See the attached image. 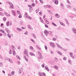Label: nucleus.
<instances>
[{
  "instance_id": "obj_1",
  "label": "nucleus",
  "mask_w": 76,
  "mask_h": 76,
  "mask_svg": "<svg viewBox=\"0 0 76 76\" xmlns=\"http://www.w3.org/2000/svg\"><path fill=\"white\" fill-rule=\"evenodd\" d=\"M44 33L45 34V36H48V33H49L50 34V35H52V33L51 32H50V33H49V32H48V31L47 30H45L44 31Z\"/></svg>"
},
{
  "instance_id": "obj_2",
  "label": "nucleus",
  "mask_w": 76,
  "mask_h": 76,
  "mask_svg": "<svg viewBox=\"0 0 76 76\" xmlns=\"http://www.w3.org/2000/svg\"><path fill=\"white\" fill-rule=\"evenodd\" d=\"M50 45L53 47V48H56V46H55V44L52 42H50Z\"/></svg>"
},
{
  "instance_id": "obj_3",
  "label": "nucleus",
  "mask_w": 76,
  "mask_h": 76,
  "mask_svg": "<svg viewBox=\"0 0 76 76\" xmlns=\"http://www.w3.org/2000/svg\"><path fill=\"white\" fill-rule=\"evenodd\" d=\"M56 45H57L58 48H61L62 50H64V49H63V48H62V47L60 46V45L58 44L57 43H56Z\"/></svg>"
},
{
  "instance_id": "obj_4",
  "label": "nucleus",
  "mask_w": 76,
  "mask_h": 76,
  "mask_svg": "<svg viewBox=\"0 0 76 76\" xmlns=\"http://www.w3.org/2000/svg\"><path fill=\"white\" fill-rule=\"evenodd\" d=\"M58 0H52L56 4H58Z\"/></svg>"
},
{
  "instance_id": "obj_5",
  "label": "nucleus",
  "mask_w": 76,
  "mask_h": 76,
  "mask_svg": "<svg viewBox=\"0 0 76 76\" xmlns=\"http://www.w3.org/2000/svg\"><path fill=\"white\" fill-rule=\"evenodd\" d=\"M5 30L7 33H9V34L10 33V30H9L7 28H6Z\"/></svg>"
},
{
  "instance_id": "obj_6",
  "label": "nucleus",
  "mask_w": 76,
  "mask_h": 76,
  "mask_svg": "<svg viewBox=\"0 0 76 76\" xmlns=\"http://www.w3.org/2000/svg\"><path fill=\"white\" fill-rule=\"evenodd\" d=\"M61 7L62 9H64V4L61 3Z\"/></svg>"
},
{
  "instance_id": "obj_7",
  "label": "nucleus",
  "mask_w": 76,
  "mask_h": 76,
  "mask_svg": "<svg viewBox=\"0 0 76 76\" xmlns=\"http://www.w3.org/2000/svg\"><path fill=\"white\" fill-rule=\"evenodd\" d=\"M12 14L14 16H16V14H15V11L12 10Z\"/></svg>"
},
{
  "instance_id": "obj_8",
  "label": "nucleus",
  "mask_w": 76,
  "mask_h": 76,
  "mask_svg": "<svg viewBox=\"0 0 76 76\" xmlns=\"http://www.w3.org/2000/svg\"><path fill=\"white\" fill-rule=\"evenodd\" d=\"M33 10V9H32V7H30L29 9V12H32Z\"/></svg>"
},
{
  "instance_id": "obj_9",
  "label": "nucleus",
  "mask_w": 76,
  "mask_h": 76,
  "mask_svg": "<svg viewBox=\"0 0 76 76\" xmlns=\"http://www.w3.org/2000/svg\"><path fill=\"white\" fill-rule=\"evenodd\" d=\"M29 53L31 56H35V54L33 53H32L29 52Z\"/></svg>"
},
{
  "instance_id": "obj_10",
  "label": "nucleus",
  "mask_w": 76,
  "mask_h": 76,
  "mask_svg": "<svg viewBox=\"0 0 76 76\" xmlns=\"http://www.w3.org/2000/svg\"><path fill=\"white\" fill-rule=\"evenodd\" d=\"M39 18H40V22H42V23H44V21H43V20L42 19V18H41V17H39Z\"/></svg>"
},
{
  "instance_id": "obj_11",
  "label": "nucleus",
  "mask_w": 76,
  "mask_h": 76,
  "mask_svg": "<svg viewBox=\"0 0 76 76\" xmlns=\"http://www.w3.org/2000/svg\"><path fill=\"white\" fill-rule=\"evenodd\" d=\"M66 7L67 8H69V9H71L72 8V6L69 5H66Z\"/></svg>"
},
{
  "instance_id": "obj_12",
  "label": "nucleus",
  "mask_w": 76,
  "mask_h": 76,
  "mask_svg": "<svg viewBox=\"0 0 76 76\" xmlns=\"http://www.w3.org/2000/svg\"><path fill=\"white\" fill-rule=\"evenodd\" d=\"M55 16L56 17V18H60V15H59L58 14H56L55 15Z\"/></svg>"
},
{
  "instance_id": "obj_13",
  "label": "nucleus",
  "mask_w": 76,
  "mask_h": 76,
  "mask_svg": "<svg viewBox=\"0 0 76 76\" xmlns=\"http://www.w3.org/2000/svg\"><path fill=\"white\" fill-rule=\"evenodd\" d=\"M24 58H25V60L26 61H28V58H27L26 57V56H24Z\"/></svg>"
},
{
  "instance_id": "obj_14",
  "label": "nucleus",
  "mask_w": 76,
  "mask_h": 76,
  "mask_svg": "<svg viewBox=\"0 0 76 76\" xmlns=\"http://www.w3.org/2000/svg\"><path fill=\"white\" fill-rule=\"evenodd\" d=\"M6 25L7 26H9V21H7V22Z\"/></svg>"
},
{
  "instance_id": "obj_15",
  "label": "nucleus",
  "mask_w": 76,
  "mask_h": 76,
  "mask_svg": "<svg viewBox=\"0 0 76 76\" xmlns=\"http://www.w3.org/2000/svg\"><path fill=\"white\" fill-rule=\"evenodd\" d=\"M72 29L73 32H74V31H76V28H72Z\"/></svg>"
},
{
  "instance_id": "obj_16",
  "label": "nucleus",
  "mask_w": 76,
  "mask_h": 76,
  "mask_svg": "<svg viewBox=\"0 0 76 76\" xmlns=\"http://www.w3.org/2000/svg\"><path fill=\"white\" fill-rule=\"evenodd\" d=\"M54 68L55 69H56V70H57L58 69V66H54Z\"/></svg>"
},
{
  "instance_id": "obj_17",
  "label": "nucleus",
  "mask_w": 76,
  "mask_h": 76,
  "mask_svg": "<svg viewBox=\"0 0 76 76\" xmlns=\"http://www.w3.org/2000/svg\"><path fill=\"white\" fill-rule=\"evenodd\" d=\"M39 76H43V75L42 74V73L39 72Z\"/></svg>"
},
{
  "instance_id": "obj_18",
  "label": "nucleus",
  "mask_w": 76,
  "mask_h": 76,
  "mask_svg": "<svg viewBox=\"0 0 76 76\" xmlns=\"http://www.w3.org/2000/svg\"><path fill=\"white\" fill-rule=\"evenodd\" d=\"M65 39L66 40V41H70V39H68L67 38H65Z\"/></svg>"
},
{
  "instance_id": "obj_19",
  "label": "nucleus",
  "mask_w": 76,
  "mask_h": 76,
  "mask_svg": "<svg viewBox=\"0 0 76 76\" xmlns=\"http://www.w3.org/2000/svg\"><path fill=\"white\" fill-rule=\"evenodd\" d=\"M52 25H54L55 26H57V25H56V24L54 23V22H52Z\"/></svg>"
},
{
  "instance_id": "obj_20",
  "label": "nucleus",
  "mask_w": 76,
  "mask_h": 76,
  "mask_svg": "<svg viewBox=\"0 0 76 76\" xmlns=\"http://www.w3.org/2000/svg\"><path fill=\"white\" fill-rule=\"evenodd\" d=\"M55 61H56L57 62V61H58V59H57V58H54Z\"/></svg>"
},
{
  "instance_id": "obj_21",
  "label": "nucleus",
  "mask_w": 76,
  "mask_h": 76,
  "mask_svg": "<svg viewBox=\"0 0 76 76\" xmlns=\"http://www.w3.org/2000/svg\"><path fill=\"white\" fill-rule=\"evenodd\" d=\"M24 54L25 56H26L27 54H28V53L27 52H26L25 51H24Z\"/></svg>"
},
{
  "instance_id": "obj_22",
  "label": "nucleus",
  "mask_w": 76,
  "mask_h": 76,
  "mask_svg": "<svg viewBox=\"0 0 76 76\" xmlns=\"http://www.w3.org/2000/svg\"><path fill=\"white\" fill-rule=\"evenodd\" d=\"M17 58L18 60H20V58L19 56H17Z\"/></svg>"
},
{
  "instance_id": "obj_23",
  "label": "nucleus",
  "mask_w": 76,
  "mask_h": 76,
  "mask_svg": "<svg viewBox=\"0 0 76 76\" xmlns=\"http://www.w3.org/2000/svg\"><path fill=\"white\" fill-rule=\"evenodd\" d=\"M32 36H33V37H34V38H37V37H36V35H35V34H33L32 35Z\"/></svg>"
},
{
  "instance_id": "obj_24",
  "label": "nucleus",
  "mask_w": 76,
  "mask_h": 76,
  "mask_svg": "<svg viewBox=\"0 0 76 76\" xmlns=\"http://www.w3.org/2000/svg\"><path fill=\"white\" fill-rule=\"evenodd\" d=\"M9 4H10V6L13 5V4H12V3L10 2H9Z\"/></svg>"
},
{
  "instance_id": "obj_25",
  "label": "nucleus",
  "mask_w": 76,
  "mask_h": 76,
  "mask_svg": "<svg viewBox=\"0 0 76 76\" xmlns=\"http://www.w3.org/2000/svg\"><path fill=\"white\" fill-rule=\"evenodd\" d=\"M20 23L21 26L23 25V22L22 21H20Z\"/></svg>"
},
{
  "instance_id": "obj_26",
  "label": "nucleus",
  "mask_w": 76,
  "mask_h": 76,
  "mask_svg": "<svg viewBox=\"0 0 76 76\" xmlns=\"http://www.w3.org/2000/svg\"><path fill=\"white\" fill-rule=\"evenodd\" d=\"M17 29H18V30H19V31H22V29H20L19 28H17Z\"/></svg>"
},
{
  "instance_id": "obj_27",
  "label": "nucleus",
  "mask_w": 76,
  "mask_h": 76,
  "mask_svg": "<svg viewBox=\"0 0 76 76\" xmlns=\"http://www.w3.org/2000/svg\"><path fill=\"white\" fill-rule=\"evenodd\" d=\"M19 70H20V71H22V72H23V68H20L19 69Z\"/></svg>"
},
{
  "instance_id": "obj_28",
  "label": "nucleus",
  "mask_w": 76,
  "mask_h": 76,
  "mask_svg": "<svg viewBox=\"0 0 76 76\" xmlns=\"http://www.w3.org/2000/svg\"><path fill=\"white\" fill-rule=\"evenodd\" d=\"M7 36L9 37V38H11V36H10V35L9 34H7Z\"/></svg>"
},
{
  "instance_id": "obj_29",
  "label": "nucleus",
  "mask_w": 76,
  "mask_h": 76,
  "mask_svg": "<svg viewBox=\"0 0 76 76\" xmlns=\"http://www.w3.org/2000/svg\"><path fill=\"white\" fill-rule=\"evenodd\" d=\"M60 24H61V25H63V26H64V23H63L62 22H60Z\"/></svg>"
},
{
  "instance_id": "obj_30",
  "label": "nucleus",
  "mask_w": 76,
  "mask_h": 76,
  "mask_svg": "<svg viewBox=\"0 0 76 76\" xmlns=\"http://www.w3.org/2000/svg\"><path fill=\"white\" fill-rule=\"evenodd\" d=\"M13 5H12L10 7V9H13Z\"/></svg>"
},
{
  "instance_id": "obj_31",
  "label": "nucleus",
  "mask_w": 76,
  "mask_h": 76,
  "mask_svg": "<svg viewBox=\"0 0 76 76\" xmlns=\"http://www.w3.org/2000/svg\"><path fill=\"white\" fill-rule=\"evenodd\" d=\"M58 52V54H60V56H62L63 55L60 52Z\"/></svg>"
},
{
  "instance_id": "obj_32",
  "label": "nucleus",
  "mask_w": 76,
  "mask_h": 76,
  "mask_svg": "<svg viewBox=\"0 0 76 76\" xmlns=\"http://www.w3.org/2000/svg\"><path fill=\"white\" fill-rule=\"evenodd\" d=\"M38 11H39V8L38 9H37L36 10V13H38Z\"/></svg>"
},
{
  "instance_id": "obj_33",
  "label": "nucleus",
  "mask_w": 76,
  "mask_h": 76,
  "mask_svg": "<svg viewBox=\"0 0 76 76\" xmlns=\"http://www.w3.org/2000/svg\"><path fill=\"white\" fill-rule=\"evenodd\" d=\"M39 15H40V16L42 15V12H39Z\"/></svg>"
},
{
  "instance_id": "obj_34",
  "label": "nucleus",
  "mask_w": 76,
  "mask_h": 76,
  "mask_svg": "<svg viewBox=\"0 0 76 76\" xmlns=\"http://www.w3.org/2000/svg\"><path fill=\"white\" fill-rule=\"evenodd\" d=\"M39 1L42 4V3H43V0H39Z\"/></svg>"
},
{
  "instance_id": "obj_35",
  "label": "nucleus",
  "mask_w": 76,
  "mask_h": 76,
  "mask_svg": "<svg viewBox=\"0 0 76 76\" xmlns=\"http://www.w3.org/2000/svg\"><path fill=\"white\" fill-rule=\"evenodd\" d=\"M10 51L9 52V54H12V50H11L10 49Z\"/></svg>"
},
{
  "instance_id": "obj_36",
  "label": "nucleus",
  "mask_w": 76,
  "mask_h": 76,
  "mask_svg": "<svg viewBox=\"0 0 76 76\" xmlns=\"http://www.w3.org/2000/svg\"><path fill=\"white\" fill-rule=\"evenodd\" d=\"M49 5H45L44 6V7L45 8V7H48V6Z\"/></svg>"
},
{
  "instance_id": "obj_37",
  "label": "nucleus",
  "mask_w": 76,
  "mask_h": 76,
  "mask_svg": "<svg viewBox=\"0 0 76 76\" xmlns=\"http://www.w3.org/2000/svg\"><path fill=\"white\" fill-rule=\"evenodd\" d=\"M18 73H19V74H21V73H22V71H21L20 70H19V71L18 72Z\"/></svg>"
},
{
  "instance_id": "obj_38",
  "label": "nucleus",
  "mask_w": 76,
  "mask_h": 76,
  "mask_svg": "<svg viewBox=\"0 0 76 76\" xmlns=\"http://www.w3.org/2000/svg\"><path fill=\"white\" fill-rule=\"evenodd\" d=\"M31 5L33 7H34V6H35V4H34V3H33L31 4Z\"/></svg>"
},
{
  "instance_id": "obj_39",
  "label": "nucleus",
  "mask_w": 76,
  "mask_h": 76,
  "mask_svg": "<svg viewBox=\"0 0 76 76\" xmlns=\"http://www.w3.org/2000/svg\"><path fill=\"white\" fill-rule=\"evenodd\" d=\"M70 57H72V58H75L74 57V56H73V55H71Z\"/></svg>"
},
{
  "instance_id": "obj_40",
  "label": "nucleus",
  "mask_w": 76,
  "mask_h": 76,
  "mask_svg": "<svg viewBox=\"0 0 76 76\" xmlns=\"http://www.w3.org/2000/svg\"><path fill=\"white\" fill-rule=\"evenodd\" d=\"M45 50H47V48H47V46H46V45H45Z\"/></svg>"
},
{
  "instance_id": "obj_41",
  "label": "nucleus",
  "mask_w": 76,
  "mask_h": 76,
  "mask_svg": "<svg viewBox=\"0 0 76 76\" xmlns=\"http://www.w3.org/2000/svg\"><path fill=\"white\" fill-rule=\"evenodd\" d=\"M4 15V14L3 13L0 12V15H1V16H2V15Z\"/></svg>"
},
{
  "instance_id": "obj_42",
  "label": "nucleus",
  "mask_w": 76,
  "mask_h": 76,
  "mask_svg": "<svg viewBox=\"0 0 76 76\" xmlns=\"http://www.w3.org/2000/svg\"><path fill=\"white\" fill-rule=\"evenodd\" d=\"M65 20L67 24H69V22H68V21H67V19H66Z\"/></svg>"
},
{
  "instance_id": "obj_43",
  "label": "nucleus",
  "mask_w": 76,
  "mask_h": 76,
  "mask_svg": "<svg viewBox=\"0 0 76 76\" xmlns=\"http://www.w3.org/2000/svg\"><path fill=\"white\" fill-rule=\"evenodd\" d=\"M45 27H46V28H48V25H47V24H45Z\"/></svg>"
},
{
  "instance_id": "obj_44",
  "label": "nucleus",
  "mask_w": 76,
  "mask_h": 76,
  "mask_svg": "<svg viewBox=\"0 0 76 76\" xmlns=\"http://www.w3.org/2000/svg\"><path fill=\"white\" fill-rule=\"evenodd\" d=\"M18 18H22V15H20L19 16H18Z\"/></svg>"
},
{
  "instance_id": "obj_45",
  "label": "nucleus",
  "mask_w": 76,
  "mask_h": 76,
  "mask_svg": "<svg viewBox=\"0 0 76 76\" xmlns=\"http://www.w3.org/2000/svg\"><path fill=\"white\" fill-rule=\"evenodd\" d=\"M46 23H47V24H49L50 23V22L48 21H47L46 22Z\"/></svg>"
},
{
  "instance_id": "obj_46",
  "label": "nucleus",
  "mask_w": 76,
  "mask_h": 76,
  "mask_svg": "<svg viewBox=\"0 0 76 76\" xmlns=\"http://www.w3.org/2000/svg\"><path fill=\"white\" fill-rule=\"evenodd\" d=\"M3 63L2 62H1V63L0 64V66H3Z\"/></svg>"
},
{
  "instance_id": "obj_47",
  "label": "nucleus",
  "mask_w": 76,
  "mask_h": 76,
  "mask_svg": "<svg viewBox=\"0 0 76 76\" xmlns=\"http://www.w3.org/2000/svg\"><path fill=\"white\" fill-rule=\"evenodd\" d=\"M53 41H56V38H53Z\"/></svg>"
},
{
  "instance_id": "obj_48",
  "label": "nucleus",
  "mask_w": 76,
  "mask_h": 76,
  "mask_svg": "<svg viewBox=\"0 0 76 76\" xmlns=\"http://www.w3.org/2000/svg\"><path fill=\"white\" fill-rule=\"evenodd\" d=\"M30 49H31V50H33V47H32V46H31L30 47Z\"/></svg>"
},
{
  "instance_id": "obj_49",
  "label": "nucleus",
  "mask_w": 76,
  "mask_h": 76,
  "mask_svg": "<svg viewBox=\"0 0 76 76\" xmlns=\"http://www.w3.org/2000/svg\"><path fill=\"white\" fill-rule=\"evenodd\" d=\"M70 18H71V19H72V18H74V16H70Z\"/></svg>"
},
{
  "instance_id": "obj_50",
  "label": "nucleus",
  "mask_w": 76,
  "mask_h": 76,
  "mask_svg": "<svg viewBox=\"0 0 76 76\" xmlns=\"http://www.w3.org/2000/svg\"><path fill=\"white\" fill-rule=\"evenodd\" d=\"M66 1H67V3H70V1H69V0H66Z\"/></svg>"
},
{
  "instance_id": "obj_51",
  "label": "nucleus",
  "mask_w": 76,
  "mask_h": 76,
  "mask_svg": "<svg viewBox=\"0 0 76 76\" xmlns=\"http://www.w3.org/2000/svg\"><path fill=\"white\" fill-rule=\"evenodd\" d=\"M4 19H3V20L4 21H6V18H4Z\"/></svg>"
},
{
  "instance_id": "obj_52",
  "label": "nucleus",
  "mask_w": 76,
  "mask_h": 76,
  "mask_svg": "<svg viewBox=\"0 0 76 76\" xmlns=\"http://www.w3.org/2000/svg\"><path fill=\"white\" fill-rule=\"evenodd\" d=\"M4 13L5 15H6V16H7V14H8V13H6V12H5Z\"/></svg>"
},
{
  "instance_id": "obj_53",
  "label": "nucleus",
  "mask_w": 76,
  "mask_h": 76,
  "mask_svg": "<svg viewBox=\"0 0 76 76\" xmlns=\"http://www.w3.org/2000/svg\"><path fill=\"white\" fill-rule=\"evenodd\" d=\"M11 74L12 75H14V72H13V71H12L11 72Z\"/></svg>"
},
{
  "instance_id": "obj_54",
  "label": "nucleus",
  "mask_w": 76,
  "mask_h": 76,
  "mask_svg": "<svg viewBox=\"0 0 76 76\" xmlns=\"http://www.w3.org/2000/svg\"><path fill=\"white\" fill-rule=\"evenodd\" d=\"M37 48L39 50H41V48H39V47H38Z\"/></svg>"
},
{
  "instance_id": "obj_55",
  "label": "nucleus",
  "mask_w": 76,
  "mask_h": 76,
  "mask_svg": "<svg viewBox=\"0 0 76 76\" xmlns=\"http://www.w3.org/2000/svg\"><path fill=\"white\" fill-rule=\"evenodd\" d=\"M24 16H25V17H26V18H27L28 17V15H26V14H25L24 15Z\"/></svg>"
},
{
  "instance_id": "obj_56",
  "label": "nucleus",
  "mask_w": 76,
  "mask_h": 76,
  "mask_svg": "<svg viewBox=\"0 0 76 76\" xmlns=\"http://www.w3.org/2000/svg\"><path fill=\"white\" fill-rule=\"evenodd\" d=\"M26 57H29V55H28V54H27L26 56Z\"/></svg>"
},
{
  "instance_id": "obj_57",
  "label": "nucleus",
  "mask_w": 76,
  "mask_h": 76,
  "mask_svg": "<svg viewBox=\"0 0 76 76\" xmlns=\"http://www.w3.org/2000/svg\"><path fill=\"white\" fill-rule=\"evenodd\" d=\"M39 56H40V57H42V55H41V53H39Z\"/></svg>"
},
{
  "instance_id": "obj_58",
  "label": "nucleus",
  "mask_w": 76,
  "mask_h": 76,
  "mask_svg": "<svg viewBox=\"0 0 76 76\" xmlns=\"http://www.w3.org/2000/svg\"><path fill=\"white\" fill-rule=\"evenodd\" d=\"M31 17L30 16H29L28 17V18L29 19H31Z\"/></svg>"
},
{
  "instance_id": "obj_59",
  "label": "nucleus",
  "mask_w": 76,
  "mask_h": 76,
  "mask_svg": "<svg viewBox=\"0 0 76 76\" xmlns=\"http://www.w3.org/2000/svg\"><path fill=\"white\" fill-rule=\"evenodd\" d=\"M17 12L18 13V14H20V11H17Z\"/></svg>"
},
{
  "instance_id": "obj_60",
  "label": "nucleus",
  "mask_w": 76,
  "mask_h": 76,
  "mask_svg": "<svg viewBox=\"0 0 76 76\" xmlns=\"http://www.w3.org/2000/svg\"><path fill=\"white\" fill-rule=\"evenodd\" d=\"M12 53H13V54H14V53H15V50H13Z\"/></svg>"
},
{
  "instance_id": "obj_61",
  "label": "nucleus",
  "mask_w": 76,
  "mask_h": 76,
  "mask_svg": "<svg viewBox=\"0 0 76 76\" xmlns=\"http://www.w3.org/2000/svg\"><path fill=\"white\" fill-rule=\"evenodd\" d=\"M44 20H45V21H46V22H47V20H48L46 18V19H45Z\"/></svg>"
},
{
  "instance_id": "obj_62",
  "label": "nucleus",
  "mask_w": 76,
  "mask_h": 76,
  "mask_svg": "<svg viewBox=\"0 0 76 76\" xmlns=\"http://www.w3.org/2000/svg\"><path fill=\"white\" fill-rule=\"evenodd\" d=\"M68 62L70 63H72V62H71V61L70 60H69L68 61Z\"/></svg>"
},
{
  "instance_id": "obj_63",
  "label": "nucleus",
  "mask_w": 76,
  "mask_h": 76,
  "mask_svg": "<svg viewBox=\"0 0 76 76\" xmlns=\"http://www.w3.org/2000/svg\"><path fill=\"white\" fill-rule=\"evenodd\" d=\"M42 67H43V68L44 67V64H42Z\"/></svg>"
},
{
  "instance_id": "obj_64",
  "label": "nucleus",
  "mask_w": 76,
  "mask_h": 76,
  "mask_svg": "<svg viewBox=\"0 0 76 76\" xmlns=\"http://www.w3.org/2000/svg\"><path fill=\"white\" fill-rule=\"evenodd\" d=\"M42 74H43L42 75H44V76L45 75V73L44 72H43Z\"/></svg>"
}]
</instances>
